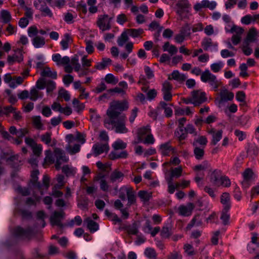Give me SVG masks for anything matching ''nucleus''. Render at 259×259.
<instances>
[{
  "label": "nucleus",
  "mask_w": 259,
  "mask_h": 259,
  "mask_svg": "<svg viewBox=\"0 0 259 259\" xmlns=\"http://www.w3.org/2000/svg\"><path fill=\"white\" fill-rule=\"evenodd\" d=\"M32 124L33 126L38 130L42 129L43 124L41 121L40 116H35L32 118Z\"/></svg>",
  "instance_id": "nucleus-48"
},
{
  "label": "nucleus",
  "mask_w": 259,
  "mask_h": 259,
  "mask_svg": "<svg viewBox=\"0 0 259 259\" xmlns=\"http://www.w3.org/2000/svg\"><path fill=\"white\" fill-rule=\"evenodd\" d=\"M128 156V153L126 151H122L119 154L115 152L112 151L109 154V158L110 159L114 160L119 158H126Z\"/></svg>",
  "instance_id": "nucleus-26"
},
{
  "label": "nucleus",
  "mask_w": 259,
  "mask_h": 259,
  "mask_svg": "<svg viewBox=\"0 0 259 259\" xmlns=\"http://www.w3.org/2000/svg\"><path fill=\"white\" fill-rule=\"evenodd\" d=\"M182 171L183 169L181 166L172 169L170 172V180H172V179L174 177L177 178H179L182 175Z\"/></svg>",
  "instance_id": "nucleus-45"
},
{
  "label": "nucleus",
  "mask_w": 259,
  "mask_h": 259,
  "mask_svg": "<svg viewBox=\"0 0 259 259\" xmlns=\"http://www.w3.org/2000/svg\"><path fill=\"white\" fill-rule=\"evenodd\" d=\"M51 136L52 133L51 132H46L44 134L42 135L40 137L41 142L44 143L45 144L50 145L52 147L55 146L56 145L55 142L53 141V143L51 144L52 140Z\"/></svg>",
  "instance_id": "nucleus-27"
},
{
  "label": "nucleus",
  "mask_w": 259,
  "mask_h": 259,
  "mask_svg": "<svg viewBox=\"0 0 259 259\" xmlns=\"http://www.w3.org/2000/svg\"><path fill=\"white\" fill-rule=\"evenodd\" d=\"M65 38L60 41V45L63 50L68 49L69 45V41L70 39V35L68 33H66L64 35Z\"/></svg>",
  "instance_id": "nucleus-55"
},
{
  "label": "nucleus",
  "mask_w": 259,
  "mask_h": 259,
  "mask_svg": "<svg viewBox=\"0 0 259 259\" xmlns=\"http://www.w3.org/2000/svg\"><path fill=\"white\" fill-rule=\"evenodd\" d=\"M104 178V176L103 175L99 174L97 176L96 180H98L101 179L100 181V188L102 191L104 192H107L109 190V186L106 180L103 179Z\"/></svg>",
  "instance_id": "nucleus-38"
},
{
  "label": "nucleus",
  "mask_w": 259,
  "mask_h": 259,
  "mask_svg": "<svg viewBox=\"0 0 259 259\" xmlns=\"http://www.w3.org/2000/svg\"><path fill=\"white\" fill-rule=\"evenodd\" d=\"M208 141L206 137L204 136H200L197 139H195L193 142V146H197L198 144L201 147L205 148L207 144Z\"/></svg>",
  "instance_id": "nucleus-34"
},
{
  "label": "nucleus",
  "mask_w": 259,
  "mask_h": 259,
  "mask_svg": "<svg viewBox=\"0 0 259 259\" xmlns=\"http://www.w3.org/2000/svg\"><path fill=\"white\" fill-rule=\"evenodd\" d=\"M116 119H109L105 120V123L111 124L115 127V132L120 134L126 133L128 129L125 126L126 116L124 114H122L120 116Z\"/></svg>",
  "instance_id": "nucleus-2"
},
{
  "label": "nucleus",
  "mask_w": 259,
  "mask_h": 259,
  "mask_svg": "<svg viewBox=\"0 0 259 259\" xmlns=\"http://www.w3.org/2000/svg\"><path fill=\"white\" fill-rule=\"evenodd\" d=\"M207 132L212 135V139L210 142V144L211 145H215L218 142H219L223 136V131L222 130H218L216 131L215 128H211L209 129L208 128L207 130Z\"/></svg>",
  "instance_id": "nucleus-12"
},
{
  "label": "nucleus",
  "mask_w": 259,
  "mask_h": 259,
  "mask_svg": "<svg viewBox=\"0 0 259 259\" xmlns=\"http://www.w3.org/2000/svg\"><path fill=\"white\" fill-rule=\"evenodd\" d=\"M222 171L218 169H214L211 172L209 176L210 182L214 186H217L222 177Z\"/></svg>",
  "instance_id": "nucleus-16"
},
{
  "label": "nucleus",
  "mask_w": 259,
  "mask_h": 259,
  "mask_svg": "<svg viewBox=\"0 0 259 259\" xmlns=\"http://www.w3.org/2000/svg\"><path fill=\"white\" fill-rule=\"evenodd\" d=\"M234 94L231 92L224 91L220 94V98L218 101L219 104L228 101H232L234 98Z\"/></svg>",
  "instance_id": "nucleus-22"
},
{
  "label": "nucleus",
  "mask_w": 259,
  "mask_h": 259,
  "mask_svg": "<svg viewBox=\"0 0 259 259\" xmlns=\"http://www.w3.org/2000/svg\"><path fill=\"white\" fill-rule=\"evenodd\" d=\"M15 54L13 55H9L8 56V62L11 65L13 64L16 62L21 63L23 60L22 49H17L15 51Z\"/></svg>",
  "instance_id": "nucleus-13"
},
{
  "label": "nucleus",
  "mask_w": 259,
  "mask_h": 259,
  "mask_svg": "<svg viewBox=\"0 0 259 259\" xmlns=\"http://www.w3.org/2000/svg\"><path fill=\"white\" fill-rule=\"evenodd\" d=\"M113 17L107 14L100 15L97 21V25L102 31L109 30L111 28V22Z\"/></svg>",
  "instance_id": "nucleus-5"
},
{
  "label": "nucleus",
  "mask_w": 259,
  "mask_h": 259,
  "mask_svg": "<svg viewBox=\"0 0 259 259\" xmlns=\"http://www.w3.org/2000/svg\"><path fill=\"white\" fill-rule=\"evenodd\" d=\"M109 150V147L108 144L97 143L92 147V150L95 156H98L104 152L107 153Z\"/></svg>",
  "instance_id": "nucleus-14"
},
{
  "label": "nucleus",
  "mask_w": 259,
  "mask_h": 259,
  "mask_svg": "<svg viewBox=\"0 0 259 259\" xmlns=\"http://www.w3.org/2000/svg\"><path fill=\"white\" fill-rule=\"evenodd\" d=\"M40 74L43 77H49L53 79H56L57 77V72H52L49 67H46L41 72Z\"/></svg>",
  "instance_id": "nucleus-28"
},
{
  "label": "nucleus",
  "mask_w": 259,
  "mask_h": 259,
  "mask_svg": "<svg viewBox=\"0 0 259 259\" xmlns=\"http://www.w3.org/2000/svg\"><path fill=\"white\" fill-rule=\"evenodd\" d=\"M251 243L259 247V234L256 232H251Z\"/></svg>",
  "instance_id": "nucleus-64"
},
{
  "label": "nucleus",
  "mask_w": 259,
  "mask_h": 259,
  "mask_svg": "<svg viewBox=\"0 0 259 259\" xmlns=\"http://www.w3.org/2000/svg\"><path fill=\"white\" fill-rule=\"evenodd\" d=\"M128 37L126 32H123L117 39V44L119 46L122 47L128 40Z\"/></svg>",
  "instance_id": "nucleus-49"
},
{
  "label": "nucleus",
  "mask_w": 259,
  "mask_h": 259,
  "mask_svg": "<svg viewBox=\"0 0 259 259\" xmlns=\"http://www.w3.org/2000/svg\"><path fill=\"white\" fill-rule=\"evenodd\" d=\"M14 234L17 237L30 238L33 235V230L30 228L24 229L20 226H17L14 229Z\"/></svg>",
  "instance_id": "nucleus-11"
},
{
  "label": "nucleus",
  "mask_w": 259,
  "mask_h": 259,
  "mask_svg": "<svg viewBox=\"0 0 259 259\" xmlns=\"http://www.w3.org/2000/svg\"><path fill=\"white\" fill-rule=\"evenodd\" d=\"M74 17L73 16L72 14L69 12H67L64 15V21L68 24H71L74 23Z\"/></svg>",
  "instance_id": "nucleus-59"
},
{
  "label": "nucleus",
  "mask_w": 259,
  "mask_h": 259,
  "mask_svg": "<svg viewBox=\"0 0 259 259\" xmlns=\"http://www.w3.org/2000/svg\"><path fill=\"white\" fill-rule=\"evenodd\" d=\"M1 17L3 22L6 24L9 23L12 19L10 13L7 10H3L2 11Z\"/></svg>",
  "instance_id": "nucleus-43"
},
{
  "label": "nucleus",
  "mask_w": 259,
  "mask_h": 259,
  "mask_svg": "<svg viewBox=\"0 0 259 259\" xmlns=\"http://www.w3.org/2000/svg\"><path fill=\"white\" fill-rule=\"evenodd\" d=\"M72 104L75 110L78 113L81 112L84 108V105L81 103L77 99H74L72 101Z\"/></svg>",
  "instance_id": "nucleus-50"
},
{
  "label": "nucleus",
  "mask_w": 259,
  "mask_h": 259,
  "mask_svg": "<svg viewBox=\"0 0 259 259\" xmlns=\"http://www.w3.org/2000/svg\"><path fill=\"white\" fill-rule=\"evenodd\" d=\"M259 195V185L253 187L250 191V197L252 199Z\"/></svg>",
  "instance_id": "nucleus-63"
},
{
  "label": "nucleus",
  "mask_w": 259,
  "mask_h": 259,
  "mask_svg": "<svg viewBox=\"0 0 259 259\" xmlns=\"http://www.w3.org/2000/svg\"><path fill=\"white\" fill-rule=\"evenodd\" d=\"M39 174V170L38 169H34L31 172V179L29 181V185L33 187V189H37L39 191L42 190V185L38 181V176Z\"/></svg>",
  "instance_id": "nucleus-10"
},
{
  "label": "nucleus",
  "mask_w": 259,
  "mask_h": 259,
  "mask_svg": "<svg viewBox=\"0 0 259 259\" xmlns=\"http://www.w3.org/2000/svg\"><path fill=\"white\" fill-rule=\"evenodd\" d=\"M230 210H227L222 209L221 211L220 219L222 222V224L224 225H227L229 224V220L230 219Z\"/></svg>",
  "instance_id": "nucleus-24"
},
{
  "label": "nucleus",
  "mask_w": 259,
  "mask_h": 259,
  "mask_svg": "<svg viewBox=\"0 0 259 259\" xmlns=\"http://www.w3.org/2000/svg\"><path fill=\"white\" fill-rule=\"evenodd\" d=\"M206 94L200 90H194L191 92L190 103L194 106H199L207 101Z\"/></svg>",
  "instance_id": "nucleus-4"
},
{
  "label": "nucleus",
  "mask_w": 259,
  "mask_h": 259,
  "mask_svg": "<svg viewBox=\"0 0 259 259\" xmlns=\"http://www.w3.org/2000/svg\"><path fill=\"white\" fill-rule=\"evenodd\" d=\"M234 135L238 138L239 141H242L246 138V133L239 130H235Z\"/></svg>",
  "instance_id": "nucleus-61"
},
{
  "label": "nucleus",
  "mask_w": 259,
  "mask_h": 259,
  "mask_svg": "<svg viewBox=\"0 0 259 259\" xmlns=\"http://www.w3.org/2000/svg\"><path fill=\"white\" fill-rule=\"evenodd\" d=\"M55 156L56 159L61 160L63 162H67L68 158H67L64 152L60 148H57L54 150Z\"/></svg>",
  "instance_id": "nucleus-33"
},
{
  "label": "nucleus",
  "mask_w": 259,
  "mask_h": 259,
  "mask_svg": "<svg viewBox=\"0 0 259 259\" xmlns=\"http://www.w3.org/2000/svg\"><path fill=\"white\" fill-rule=\"evenodd\" d=\"M172 89V84L168 81H165L162 84V92L163 94V98L166 102L171 101L172 96L171 91Z\"/></svg>",
  "instance_id": "nucleus-9"
},
{
  "label": "nucleus",
  "mask_w": 259,
  "mask_h": 259,
  "mask_svg": "<svg viewBox=\"0 0 259 259\" xmlns=\"http://www.w3.org/2000/svg\"><path fill=\"white\" fill-rule=\"evenodd\" d=\"M155 142V140L151 132L142 140V141H140L139 143L147 145H153Z\"/></svg>",
  "instance_id": "nucleus-47"
},
{
  "label": "nucleus",
  "mask_w": 259,
  "mask_h": 259,
  "mask_svg": "<svg viewBox=\"0 0 259 259\" xmlns=\"http://www.w3.org/2000/svg\"><path fill=\"white\" fill-rule=\"evenodd\" d=\"M220 202L223 205V209L230 210L232 207L230 194L228 192H223L220 197Z\"/></svg>",
  "instance_id": "nucleus-15"
},
{
  "label": "nucleus",
  "mask_w": 259,
  "mask_h": 259,
  "mask_svg": "<svg viewBox=\"0 0 259 259\" xmlns=\"http://www.w3.org/2000/svg\"><path fill=\"white\" fill-rule=\"evenodd\" d=\"M144 255L149 259H156L157 254L153 248L147 247L144 251Z\"/></svg>",
  "instance_id": "nucleus-39"
},
{
  "label": "nucleus",
  "mask_w": 259,
  "mask_h": 259,
  "mask_svg": "<svg viewBox=\"0 0 259 259\" xmlns=\"http://www.w3.org/2000/svg\"><path fill=\"white\" fill-rule=\"evenodd\" d=\"M158 151L162 156H169L171 154H175L176 149L171 145L170 141L162 143L158 147Z\"/></svg>",
  "instance_id": "nucleus-6"
},
{
  "label": "nucleus",
  "mask_w": 259,
  "mask_h": 259,
  "mask_svg": "<svg viewBox=\"0 0 259 259\" xmlns=\"http://www.w3.org/2000/svg\"><path fill=\"white\" fill-rule=\"evenodd\" d=\"M171 77H168L169 79H174L178 81H183L186 79L184 74H180L178 70H174L171 74Z\"/></svg>",
  "instance_id": "nucleus-29"
},
{
  "label": "nucleus",
  "mask_w": 259,
  "mask_h": 259,
  "mask_svg": "<svg viewBox=\"0 0 259 259\" xmlns=\"http://www.w3.org/2000/svg\"><path fill=\"white\" fill-rule=\"evenodd\" d=\"M127 30L128 31V34L130 36L133 38L138 37L144 32V30L142 28H132L127 29Z\"/></svg>",
  "instance_id": "nucleus-40"
},
{
  "label": "nucleus",
  "mask_w": 259,
  "mask_h": 259,
  "mask_svg": "<svg viewBox=\"0 0 259 259\" xmlns=\"http://www.w3.org/2000/svg\"><path fill=\"white\" fill-rule=\"evenodd\" d=\"M150 133L151 128L149 125H146L139 128L137 130L138 142L139 143L140 141H142L144 137Z\"/></svg>",
  "instance_id": "nucleus-18"
},
{
  "label": "nucleus",
  "mask_w": 259,
  "mask_h": 259,
  "mask_svg": "<svg viewBox=\"0 0 259 259\" xmlns=\"http://www.w3.org/2000/svg\"><path fill=\"white\" fill-rule=\"evenodd\" d=\"M233 197L235 200L239 201L242 199V193L240 188L236 185L233 191Z\"/></svg>",
  "instance_id": "nucleus-56"
},
{
  "label": "nucleus",
  "mask_w": 259,
  "mask_h": 259,
  "mask_svg": "<svg viewBox=\"0 0 259 259\" xmlns=\"http://www.w3.org/2000/svg\"><path fill=\"white\" fill-rule=\"evenodd\" d=\"M128 108V104L126 101H116L111 105L107 110L106 114L110 119H116L122 115L120 112L125 111Z\"/></svg>",
  "instance_id": "nucleus-1"
},
{
  "label": "nucleus",
  "mask_w": 259,
  "mask_h": 259,
  "mask_svg": "<svg viewBox=\"0 0 259 259\" xmlns=\"http://www.w3.org/2000/svg\"><path fill=\"white\" fill-rule=\"evenodd\" d=\"M194 155L197 160H201L204 155V148L196 146L194 149Z\"/></svg>",
  "instance_id": "nucleus-36"
},
{
  "label": "nucleus",
  "mask_w": 259,
  "mask_h": 259,
  "mask_svg": "<svg viewBox=\"0 0 259 259\" xmlns=\"http://www.w3.org/2000/svg\"><path fill=\"white\" fill-rule=\"evenodd\" d=\"M29 98L33 101H35L38 98H41L43 96V94L41 93H39L38 91L35 89H31L30 92Z\"/></svg>",
  "instance_id": "nucleus-42"
},
{
  "label": "nucleus",
  "mask_w": 259,
  "mask_h": 259,
  "mask_svg": "<svg viewBox=\"0 0 259 259\" xmlns=\"http://www.w3.org/2000/svg\"><path fill=\"white\" fill-rule=\"evenodd\" d=\"M200 79L203 82L209 83L215 91L218 90L220 85V82L217 80L216 76L211 73L209 70L206 69L202 73Z\"/></svg>",
  "instance_id": "nucleus-3"
},
{
  "label": "nucleus",
  "mask_w": 259,
  "mask_h": 259,
  "mask_svg": "<svg viewBox=\"0 0 259 259\" xmlns=\"http://www.w3.org/2000/svg\"><path fill=\"white\" fill-rule=\"evenodd\" d=\"M17 191L18 193L21 194L22 196H28L30 194V190L27 187H23L21 186H18L17 188Z\"/></svg>",
  "instance_id": "nucleus-54"
},
{
  "label": "nucleus",
  "mask_w": 259,
  "mask_h": 259,
  "mask_svg": "<svg viewBox=\"0 0 259 259\" xmlns=\"http://www.w3.org/2000/svg\"><path fill=\"white\" fill-rule=\"evenodd\" d=\"M64 215L65 212L63 210L55 211L50 217V222L52 225L57 226L62 228L63 225L61 223V221L63 219Z\"/></svg>",
  "instance_id": "nucleus-8"
},
{
  "label": "nucleus",
  "mask_w": 259,
  "mask_h": 259,
  "mask_svg": "<svg viewBox=\"0 0 259 259\" xmlns=\"http://www.w3.org/2000/svg\"><path fill=\"white\" fill-rule=\"evenodd\" d=\"M105 214L107 217L110 218L111 220L115 224L116 223H121V220L116 213H112L107 209L105 210Z\"/></svg>",
  "instance_id": "nucleus-37"
},
{
  "label": "nucleus",
  "mask_w": 259,
  "mask_h": 259,
  "mask_svg": "<svg viewBox=\"0 0 259 259\" xmlns=\"http://www.w3.org/2000/svg\"><path fill=\"white\" fill-rule=\"evenodd\" d=\"M194 208V205L192 203H189L187 206L181 205L179 208L180 214L185 217L190 216Z\"/></svg>",
  "instance_id": "nucleus-17"
},
{
  "label": "nucleus",
  "mask_w": 259,
  "mask_h": 259,
  "mask_svg": "<svg viewBox=\"0 0 259 259\" xmlns=\"http://www.w3.org/2000/svg\"><path fill=\"white\" fill-rule=\"evenodd\" d=\"M46 87L47 89V92L48 93H51L56 89V83L53 80H48L47 81Z\"/></svg>",
  "instance_id": "nucleus-57"
},
{
  "label": "nucleus",
  "mask_w": 259,
  "mask_h": 259,
  "mask_svg": "<svg viewBox=\"0 0 259 259\" xmlns=\"http://www.w3.org/2000/svg\"><path fill=\"white\" fill-rule=\"evenodd\" d=\"M231 185V181L228 177L222 176L221 179L217 186H223L224 187H229Z\"/></svg>",
  "instance_id": "nucleus-46"
},
{
  "label": "nucleus",
  "mask_w": 259,
  "mask_h": 259,
  "mask_svg": "<svg viewBox=\"0 0 259 259\" xmlns=\"http://www.w3.org/2000/svg\"><path fill=\"white\" fill-rule=\"evenodd\" d=\"M33 153L36 156H39L41 154L42 147L41 144H36L32 147Z\"/></svg>",
  "instance_id": "nucleus-62"
},
{
  "label": "nucleus",
  "mask_w": 259,
  "mask_h": 259,
  "mask_svg": "<svg viewBox=\"0 0 259 259\" xmlns=\"http://www.w3.org/2000/svg\"><path fill=\"white\" fill-rule=\"evenodd\" d=\"M178 128L179 129L175 132V135L178 140L181 142L187 138V132L185 127H178Z\"/></svg>",
  "instance_id": "nucleus-32"
},
{
  "label": "nucleus",
  "mask_w": 259,
  "mask_h": 259,
  "mask_svg": "<svg viewBox=\"0 0 259 259\" xmlns=\"http://www.w3.org/2000/svg\"><path fill=\"white\" fill-rule=\"evenodd\" d=\"M162 50L164 52H168L171 55L175 54L178 52L177 48L175 45H170L168 41L164 44Z\"/></svg>",
  "instance_id": "nucleus-25"
},
{
  "label": "nucleus",
  "mask_w": 259,
  "mask_h": 259,
  "mask_svg": "<svg viewBox=\"0 0 259 259\" xmlns=\"http://www.w3.org/2000/svg\"><path fill=\"white\" fill-rule=\"evenodd\" d=\"M126 144L120 139L117 140L112 144V147L116 150L124 149L126 147Z\"/></svg>",
  "instance_id": "nucleus-44"
},
{
  "label": "nucleus",
  "mask_w": 259,
  "mask_h": 259,
  "mask_svg": "<svg viewBox=\"0 0 259 259\" xmlns=\"http://www.w3.org/2000/svg\"><path fill=\"white\" fill-rule=\"evenodd\" d=\"M125 190L128 200L127 205L131 206L136 203V197L135 191L132 187L125 188Z\"/></svg>",
  "instance_id": "nucleus-19"
},
{
  "label": "nucleus",
  "mask_w": 259,
  "mask_h": 259,
  "mask_svg": "<svg viewBox=\"0 0 259 259\" xmlns=\"http://www.w3.org/2000/svg\"><path fill=\"white\" fill-rule=\"evenodd\" d=\"M111 62L112 60L110 58H102V62H98L95 66V68L99 70H103Z\"/></svg>",
  "instance_id": "nucleus-31"
},
{
  "label": "nucleus",
  "mask_w": 259,
  "mask_h": 259,
  "mask_svg": "<svg viewBox=\"0 0 259 259\" xmlns=\"http://www.w3.org/2000/svg\"><path fill=\"white\" fill-rule=\"evenodd\" d=\"M84 222L87 224V228L91 233H94L99 230L98 224L92 220L90 217L87 218Z\"/></svg>",
  "instance_id": "nucleus-21"
},
{
  "label": "nucleus",
  "mask_w": 259,
  "mask_h": 259,
  "mask_svg": "<svg viewBox=\"0 0 259 259\" xmlns=\"http://www.w3.org/2000/svg\"><path fill=\"white\" fill-rule=\"evenodd\" d=\"M123 177L124 175L122 172L115 169L111 174L110 180L113 182L117 181L120 182L122 180Z\"/></svg>",
  "instance_id": "nucleus-30"
},
{
  "label": "nucleus",
  "mask_w": 259,
  "mask_h": 259,
  "mask_svg": "<svg viewBox=\"0 0 259 259\" xmlns=\"http://www.w3.org/2000/svg\"><path fill=\"white\" fill-rule=\"evenodd\" d=\"M242 175L243 177V181L242 182V184L243 185H244L246 183H247L248 182L251 181L253 176L254 175V173L251 168H247L245 169L242 174Z\"/></svg>",
  "instance_id": "nucleus-23"
},
{
  "label": "nucleus",
  "mask_w": 259,
  "mask_h": 259,
  "mask_svg": "<svg viewBox=\"0 0 259 259\" xmlns=\"http://www.w3.org/2000/svg\"><path fill=\"white\" fill-rule=\"evenodd\" d=\"M256 34V29L254 27L250 28L246 36L247 40L249 41H254Z\"/></svg>",
  "instance_id": "nucleus-51"
},
{
  "label": "nucleus",
  "mask_w": 259,
  "mask_h": 259,
  "mask_svg": "<svg viewBox=\"0 0 259 259\" xmlns=\"http://www.w3.org/2000/svg\"><path fill=\"white\" fill-rule=\"evenodd\" d=\"M39 10L42 12V15L44 17L49 16L52 17L53 16L52 12L46 4L41 5L39 8Z\"/></svg>",
  "instance_id": "nucleus-53"
},
{
  "label": "nucleus",
  "mask_w": 259,
  "mask_h": 259,
  "mask_svg": "<svg viewBox=\"0 0 259 259\" xmlns=\"http://www.w3.org/2000/svg\"><path fill=\"white\" fill-rule=\"evenodd\" d=\"M191 6L188 0H178L176 4V13L182 17L185 13L189 12Z\"/></svg>",
  "instance_id": "nucleus-7"
},
{
  "label": "nucleus",
  "mask_w": 259,
  "mask_h": 259,
  "mask_svg": "<svg viewBox=\"0 0 259 259\" xmlns=\"http://www.w3.org/2000/svg\"><path fill=\"white\" fill-rule=\"evenodd\" d=\"M105 80L107 83L113 85H115L118 81V79L111 73L107 74L105 76Z\"/></svg>",
  "instance_id": "nucleus-52"
},
{
  "label": "nucleus",
  "mask_w": 259,
  "mask_h": 259,
  "mask_svg": "<svg viewBox=\"0 0 259 259\" xmlns=\"http://www.w3.org/2000/svg\"><path fill=\"white\" fill-rule=\"evenodd\" d=\"M138 196L141 201L144 202H147L149 201L151 197V194L145 190H140L138 192Z\"/></svg>",
  "instance_id": "nucleus-41"
},
{
  "label": "nucleus",
  "mask_w": 259,
  "mask_h": 259,
  "mask_svg": "<svg viewBox=\"0 0 259 259\" xmlns=\"http://www.w3.org/2000/svg\"><path fill=\"white\" fill-rule=\"evenodd\" d=\"M64 177L62 175H58L57 177L58 184L55 186V188L61 189L64 185Z\"/></svg>",
  "instance_id": "nucleus-60"
},
{
  "label": "nucleus",
  "mask_w": 259,
  "mask_h": 259,
  "mask_svg": "<svg viewBox=\"0 0 259 259\" xmlns=\"http://www.w3.org/2000/svg\"><path fill=\"white\" fill-rule=\"evenodd\" d=\"M191 29L188 24L185 25L181 28L180 33L185 37L189 36L191 34Z\"/></svg>",
  "instance_id": "nucleus-58"
},
{
  "label": "nucleus",
  "mask_w": 259,
  "mask_h": 259,
  "mask_svg": "<svg viewBox=\"0 0 259 259\" xmlns=\"http://www.w3.org/2000/svg\"><path fill=\"white\" fill-rule=\"evenodd\" d=\"M45 43V40L43 37L36 36L32 40V44L35 48L43 47Z\"/></svg>",
  "instance_id": "nucleus-35"
},
{
  "label": "nucleus",
  "mask_w": 259,
  "mask_h": 259,
  "mask_svg": "<svg viewBox=\"0 0 259 259\" xmlns=\"http://www.w3.org/2000/svg\"><path fill=\"white\" fill-rule=\"evenodd\" d=\"M201 46L205 51H208L210 47H213L217 49L218 44L213 42L211 38L205 37L201 42Z\"/></svg>",
  "instance_id": "nucleus-20"
}]
</instances>
